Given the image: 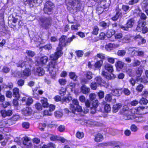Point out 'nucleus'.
<instances>
[{
    "label": "nucleus",
    "instance_id": "1",
    "mask_svg": "<svg viewBox=\"0 0 148 148\" xmlns=\"http://www.w3.org/2000/svg\"><path fill=\"white\" fill-rule=\"evenodd\" d=\"M41 25L46 29L49 28L51 26L52 23V19L49 17H42L40 18Z\"/></svg>",
    "mask_w": 148,
    "mask_h": 148
},
{
    "label": "nucleus",
    "instance_id": "2",
    "mask_svg": "<svg viewBox=\"0 0 148 148\" xmlns=\"http://www.w3.org/2000/svg\"><path fill=\"white\" fill-rule=\"evenodd\" d=\"M146 22L139 20L138 21V24L136 28V30L138 32L142 31L143 34H145L148 32L147 26H146Z\"/></svg>",
    "mask_w": 148,
    "mask_h": 148
},
{
    "label": "nucleus",
    "instance_id": "3",
    "mask_svg": "<svg viewBox=\"0 0 148 148\" xmlns=\"http://www.w3.org/2000/svg\"><path fill=\"white\" fill-rule=\"evenodd\" d=\"M57 63L55 60H53L49 64V70L50 73L52 76V78L54 77L56 73V71L55 69L56 66L57 65Z\"/></svg>",
    "mask_w": 148,
    "mask_h": 148
},
{
    "label": "nucleus",
    "instance_id": "4",
    "mask_svg": "<svg viewBox=\"0 0 148 148\" xmlns=\"http://www.w3.org/2000/svg\"><path fill=\"white\" fill-rule=\"evenodd\" d=\"M134 23V20L133 18H131L129 19L125 26L123 25L120 26V28L124 30L127 31L129 28L132 27Z\"/></svg>",
    "mask_w": 148,
    "mask_h": 148
},
{
    "label": "nucleus",
    "instance_id": "5",
    "mask_svg": "<svg viewBox=\"0 0 148 148\" xmlns=\"http://www.w3.org/2000/svg\"><path fill=\"white\" fill-rule=\"evenodd\" d=\"M128 108L127 106H124L123 108L122 114L123 115L124 119L125 120L129 119L131 118V112L132 110H128Z\"/></svg>",
    "mask_w": 148,
    "mask_h": 148
},
{
    "label": "nucleus",
    "instance_id": "6",
    "mask_svg": "<svg viewBox=\"0 0 148 148\" xmlns=\"http://www.w3.org/2000/svg\"><path fill=\"white\" fill-rule=\"evenodd\" d=\"M100 6L97 8V10L99 11V13L101 14L104 12V10L108 8L109 5L106 3V0H102L100 3Z\"/></svg>",
    "mask_w": 148,
    "mask_h": 148
},
{
    "label": "nucleus",
    "instance_id": "7",
    "mask_svg": "<svg viewBox=\"0 0 148 148\" xmlns=\"http://www.w3.org/2000/svg\"><path fill=\"white\" fill-rule=\"evenodd\" d=\"M62 54V51L60 50L59 48H57L56 52L50 55V58L52 60H56L60 57Z\"/></svg>",
    "mask_w": 148,
    "mask_h": 148
},
{
    "label": "nucleus",
    "instance_id": "8",
    "mask_svg": "<svg viewBox=\"0 0 148 148\" xmlns=\"http://www.w3.org/2000/svg\"><path fill=\"white\" fill-rule=\"evenodd\" d=\"M53 4L52 3L49 1L47 2L45 5V7L44 8V11L45 13H47L49 14V13L47 12H51L52 10V6Z\"/></svg>",
    "mask_w": 148,
    "mask_h": 148
},
{
    "label": "nucleus",
    "instance_id": "9",
    "mask_svg": "<svg viewBox=\"0 0 148 148\" xmlns=\"http://www.w3.org/2000/svg\"><path fill=\"white\" fill-rule=\"evenodd\" d=\"M66 36H62L59 39V43L57 48H59L62 51L63 47L67 45L66 42Z\"/></svg>",
    "mask_w": 148,
    "mask_h": 148
},
{
    "label": "nucleus",
    "instance_id": "10",
    "mask_svg": "<svg viewBox=\"0 0 148 148\" xmlns=\"http://www.w3.org/2000/svg\"><path fill=\"white\" fill-rule=\"evenodd\" d=\"M32 146L31 139L27 137L24 138L23 141V144L21 146L22 147L29 148Z\"/></svg>",
    "mask_w": 148,
    "mask_h": 148
},
{
    "label": "nucleus",
    "instance_id": "11",
    "mask_svg": "<svg viewBox=\"0 0 148 148\" xmlns=\"http://www.w3.org/2000/svg\"><path fill=\"white\" fill-rule=\"evenodd\" d=\"M116 14L112 18V19L114 21L117 20L119 18H121L122 15L121 10L119 7H116Z\"/></svg>",
    "mask_w": 148,
    "mask_h": 148
},
{
    "label": "nucleus",
    "instance_id": "12",
    "mask_svg": "<svg viewBox=\"0 0 148 148\" xmlns=\"http://www.w3.org/2000/svg\"><path fill=\"white\" fill-rule=\"evenodd\" d=\"M119 46V44L110 43L105 46V48L107 51H110L113 49L118 48Z\"/></svg>",
    "mask_w": 148,
    "mask_h": 148
},
{
    "label": "nucleus",
    "instance_id": "13",
    "mask_svg": "<svg viewBox=\"0 0 148 148\" xmlns=\"http://www.w3.org/2000/svg\"><path fill=\"white\" fill-rule=\"evenodd\" d=\"M21 100L22 101V104L23 105L26 104L29 106L33 102L32 98L30 97L28 98L23 97Z\"/></svg>",
    "mask_w": 148,
    "mask_h": 148
},
{
    "label": "nucleus",
    "instance_id": "14",
    "mask_svg": "<svg viewBox=\"0 0 148 148\" xmlns=\"http://www.w3.org/2000/svg\"><path fill=\"white\" fill-rule=\"evenodd\" d=\"M70 109L72 112L74 114L76 111L80 112L82 111V110L81 106L79 105L75 106L72 104L70 105Z\"/></svg>",
    "mask_w": 148,
    "mask_h": 148
},
{
    "label": "nucleus",
    "instance_id": "15",
    "mask_svg": "<svg viewBox=\"0 0 148 148\" xmlns=\"http://www.w3.org/2000/svg\"><path fill=\"white\" fill-rule=\"evenodd\" d=\"M112 94L116 96H120L123 92L122 88H116L112 89L111 90Z\"/></svg>",
    "mask_w": 148,
    "mask_h": 148
},
{
    "label": "nucleus",
    "instance_id": "16",
    "mask_svg": "<svg viewBox=\"0 0 148 148\" xmlns=\"http://www.w3.org/2000/svg\"><path fill=\"white\" fill-rule=\"evenodd\" d=\"M19 118V116L18 115L13 116L12 118L8 119L7 121V124L9 125H12L15 123V122L18 120Z\"/></svg>",
    "mask_w": 148,
    "mask_h": 148
},
{
    "label": "nucleus",
    "instance_id": "17",
    "mask_svg": "<svg viewBox=\"0 0 148 148\" xmlns=\"http://www.w3.org/2000/svg\"><path fill=\"white\" fill-rule=\"evenodd\" d=\"M22 112L24 115L27 116L32 114V110L30 108L26 107L22 110Z\"/></svg>",
    "mask_w": 148,
    "mask_h": 148
},
{
    "label": "nucleus",
    "instance_id": "18",
    "mask_svg": "<svg viewBox=\"0 0 148 148\" xmlns=\"http://www.w3.org/2000/svg\"><path fill=\"white\" fill-rule=\"evenodd\" d=\"M21 74L22 77L26 78L31 75V70L29 69L26 68L21 73Z\"/></svg>",
    "mask_w": 148,
    "mask_h": 148
},
{
    "label": "nucleus",
    "instance_id": "19",
    "mask_svg": "<svg viewBox=\"0 0 148 148\" xmlns=\"http://www.w3.org/2000/svg\"><path fill=\"white\" fill-rule=\"evenodd\" d=\"M24 4L29 5L31 7L34 6L35 3H37V0H23Z\"/></svg>",
    "mask_w": 148,
    "mask_h": 148
},
{
    "label": "nucleus",
    "instance_id": "20",
    "mask_svg": "<svg viewBox=\"0 0 148 148\" xmlns=\"http://www.w3.org/2000/svg\"><path fill=\"white\" fill-rule=\"evenodd\" d=\"M1 113L2 116L3 117H5L7 116H10L12 113V111L10 110L7 111L5 110H2L1 111Z\"/></svg>",
    "mask_w": 148,
    "mask_h": 148
},
{
    "label": "nucleus",
    "instance_id": "21",
    "mask_svg": "<svg viewBox=\"0 0 148 148\" xmlns=\"http://www.w3.org/2000/svg\"><path fill=\"white\" fill-rule=\"evenodd\" d=\"M104 68L106 70L111 73H112L113 71V66L108 63H106L105 64Z\"/></svg>",
    "mask_w": 148,
    "mask_h": 148
},
{
    "label": "nucleus",
    "instance_id": "22",
    "mask_svg": "<svg viewBox=\"0 0 148 148\" xmlns=\"http://www.w3.org/2000/svg\"><path fill=\"white\" fill-rule=\"evenodd\" d=\"M81 91L84 94L88 93L90 90L89 88H88L86 85H84L81 88Z\"/></svg>",
    "mask_w": 148,
    "mask_h": 148
},
{
    "label": "nucleus",
    "instance_id": "23",
    "mask_svg": "<svg viewBox=\"0 0 148 148\" xmlns=\"http://www.w3.org/2000/svg\"><path fill=\"white\" fill-rule=\"evenodd\" d=\"M136 81L138 82H140L144 84L147 83L148 82V79L145 75L141 78H137Z\"/></svg>",
    "mask_w": 148,
    "mask_h": 148
},
{
    "label": "nucleus",
    "instance_id": "24",
    "mask_svg": "<svg viewBox=\"0 0 148 148\" xmlns=\"http://www.w3.org/2000/svg\"><path fill=\"white\" fill-rule=\"evenodd\" d=\"M19 89L18 88H16L13 90V96L18 99L20 97V94L19 93Z\"/></svg>",
    "mask_w": 148,
    "mask_h": 148
},
{
    "label": "nucleus",
    "instance_id": "25",
    "mask_svg": "<svg viewBox=\"0 0 148 148\" xmlns=\"http://www.w3.org/2000/svg\"><path fill=\"white\" fill-rule=\"evenodd\" d=\"M122 105L121 103L118 104L113 105V112L114 113L117 112L119 109L122 107Z\"/></svg>",
    "mask_w": 148,
    "mask_h": 148
},
{
    "label": "nucleus",
    "instance_id": "26",
    "mask_svg": "<svg viewBox=\"0 0 148 148\" xmlns=\"http://www.w3.org/2000/svg\"><path fill=\"white\" fill-rule=\"evenodd\" d=\"M27 63V62L22 60L19 61L16 64L17 67L22 68L25 66H26Z\"/></svg>",
    "mask_w": 148,
    "mask_h": 148
},
{
    "label": "nucleus",
    "instance_id": "27",
    "mask_svg": "<svg viewBox=\"0 0 148 148\" xmlns=\"http://www.w3.org/2000/svg\"><path fill=\"white\" fill-rule=\"evenodd\" d=\"M103 140V136L100 134L97 135L95 137V141L97 142L101 141Z\"/></svg>",
    "mask_w": 148,
    "mask_h": 148
},
{
    "label": "nucleus",
    "instance_id": "28",
    "mask_svg": "<svg viewBox=\"0 0 148 148\" xmlns=\"http://www.w3.org/2000/svg\"><path fill=\"white\" fill-rule=\"evenodd\" d=\"M115 31L113 29L108 30L106 34V36L108 38L111 37L113 35L115 34Z\"/></svg>",
    "mask_w": 148,
    "mask_h": 148
},
{
    "label": "nucleus",
    "instance_id": "29",
    "mask_svg": "<svg viewBox=\"0 0 148 148\" xmlns=\"http://www.w3.org/2000/svg\"><path fill=\"white\" fill-rule=\"evenodd\" d=\"M69 76L71 79L74 81H76L77 78V76L76 75L75 73L74 72H70L69 73Z\"/></svg>",
    "mask_w": 148,
    "mask_h": 148
},
{
    "label": "nucleus",
    "instance_id": "30",
    "mask_svg": "<svg viewBox=\"0 0 148 148\" xmlns=\"http://www.w3.org/2000/svg\"><path fill=\"white\" fill-rule=\"evenodd\" d=\"M126 53V51L125 50L121 49L118 50L117 52V55L119 56H123Z\"/></svg>",
    "mask_w": 148,
    "mask_h": 148
},
{
    "label": "nucleus",
    "instance_id": "31",
    "mask_svg": "<svg viewBox=\"0 0 148 148\" xmlns=\"http://www.w3.org/2000/svg\"><path fill=\"white\" fill-rule=\"evenodd\" d=\"M95 80L96 81L97 83L99 85H102L103 84V80L100 77H97L95 78Z\"/></svg>",
    "mask_w": 148,
    "mask_h": 148
},
{
    "label": "nucleus",
    "instance_id": "32",
    "mask_svg": "<svg viewBox=\"0 0 148 148\" xmlns=\"http://www.w3.org/2000/svg\"><path fill=\"white\" fill-rule=\"evenodd\" d=\"M43 48L45 49L49 50L51 49L52 46L51 44H47L44 46L40 47L39 48V49L40 51H41L42 50V49Z\"/></svg>",
    "mask_w": 148,
    "mask_h": 148
},
{
    "label": "nucleus",
    "instance_id": "33",
    "mask_svg": "<svg viewBox=\"0 0 148 148\" xmlns=\"http://www.w3.org/2000/svg\"><path fill=\"white\" fill-rule=\"evenodd\" d=\"M143 73V70L141 68H137L136 74V76L139 77Z\"/></svg>",
    "mask_w": 148,
    "mask_h": 148
},
{
    "label": "nucleus",
    "instance_id": "34",
    "mask_svg": "<svg viewBox=\"0 0 148 148\" xmlns=\"http://www.w3.org/2000/svg\"><path fill=\"white\" fill-rule=\"evenodd\" d=\"M41 102L42 104L43 107L45 108L49 106V103L47 102V99L45 98H43V99L41 100Z\"/></svg>",
    "mask_w": 148,
    "mask_h": 148
},
{
    "label": "nucleus",
    "instance_id": "35",
    "mask_svg": "<svg viewBox=\"0 0 148 148\" xmlns=\"http://www.w3.org/2000/svg\"><path fill=\"white\" fill-rule=\"evenodd\" d=\"M144 88V86L141 84H140L137 86L136 88V90L138 92H141Z\"/></svg>",
    "mask_w": 148,
    "mask_h": 148
},
{
    "label": "nucleus",
    "instance_id": "36",
    "mask_svg": "<svg viewBox=\"0 0 148 148\" xmlns=\"http://www.w3.org/2000/svg\"><path fill=\"white\" fill-rule=\"evenodd\" d=\"M135 55L140 56H143L144 55V53L143 51L138 50L135 51L134 53Z\"/></svg>",
    "mask_w": 148,
    "mask_h": 148
},
{
    "label": "nucleus",
    "instance_id": "37",
    "mask_svg": "<svg viewBox=\"0 0 148 148\" xmlns=\"http://www.w3.org/2000/svg\"><path fill=\"white\" fill-rule=\"evenodd\" d=\"M99 28L97 26H95L93 28V31L92 32V34L97 35L98 33Z\"/></svg>",
    "mask_w": 148,
    "mask_h": 148
},
{
    "label": "nucleus",
    "instance_id": "38",
    "mask_svg": "<svg viewBox=\"0 0 148 148\" xmlns=\"http://www.w3.org/2000/svg\"><path fill=\"white\" fill-rule=\"evenodd\" d=\"M99 25L104 29L106 28L109 26V25L104 21H102L99 23Z\"/></svg>",
    "mask_w": 148,
    "mask_h": 148
},
{
    "label": "nucleus",
    "instance_id": "39",
    "mask_svg": "<svg viewBox=\"0 0 148 148\" xmlns=\"http://www.w3.org/2000/svg\"><path fill=\"white\" fill-rule=\"evenodd\" d=\"M38 75L39 76L42 75L45 73V71L41 67L38 68Z\"/></svg>",
    "mask_w": 148,
    "mask_h": 148
},
{
    "label": "nucleus",
    "instance_id": "40",
    "mask_svg": "<svg viewBox=\"0 0 148 148\" xmlns=\"http://www.w3.org/2000/svg\"><path fill=\"white\" fill-rule=\"evenodd\" d=\"M103 63L102 60H99L96 62L94 65L95 67L96 68H100L102 66Z\"/></svg>",
    "mask_w": 148,
    "mask_h": 148
},
{
    "label": "nucleus",
    "instance_id": "41",
    "mask_svg": "<svg viewBox=\"0 0 148 148\" xmlns=\"http://www.w3.org/2000/svg\"><path fill=\"white\" fill-rule=\"evenodd\" d=\"M141 63L138 60L134 59L132 63V66L134 67L139 66Z\"/></svg>",
    "mask_w": 148,
    "mask_h": 148
},
{
    "label": "nucleus",
    "instance_id": "42",
    "mask_svg": "<svg viewBox=\"0 0 148 148\" xmlns=\"http://www.w3.org/2000/svg\"><path fill=\"white\" fill-rule=\"evenodd\" d=\"M72 100V97L71 96L68 97H64L62 99V101L66 103H69L70 101Z\"/></svg>",
    "mask_w": 148,
    "mask_h": 148
},
{
    "label": "nucleus",
    "instance_id": "43",
    "mask_svg": "<svg viewBox=\"0 0 148 148\" xmlns=\"http://www.w3.org/2000/svg\"><path fill=\"white\" fill-rule=\"evenodd\" d=\"M76 137L79 138H82L84 137V134L83 132H78L76 134Z\"/></svg>",
    "mask_w": 148,
    "mask_h": 148
},
{
    "label": "nucleus",
    "instance_id": "44",
    "mask_svg": "<svg viewBox=\"0 0 148 148\" xmlns=\"http://www.w3.org/2000/svg\"><path fill=\"white\" fill-rule=\"evenodd\" d=\"M102 75L105 78L108 79H110V75L105 71H103L102 72Z\"/></svg>",
    "mask_w": 148,
    "mask_h": 148
},
{
    "label": "nucleus",
    "instance_id": "45",
    "mask_svg": "<svg viewBox=\"0 0 148 148\" xmlns=\"http://www.w3.org/2000/svg\"><path fill=\"white\" fill-rule=\"evenodd\" d=\"M48 58L47 56H43L40 58L41 62L43 64H45L47 62Z\"/></svg>",
    "mask_w": 148,
    "mask_h": 148
},
{
    "label": "nucleus",
    "instance_id": "46",
    "mask_svg": "<svg viewBox=\"0 0 148 148\" xmlns=\"http://www.w3.org/2000/svg\"><path fill=\"white\" fill-rule=\"evenodd\" d=\"M130 7L126 5H123L122 6V9L123 10L126 14L128 11L129 10Z\"/></svg>",
    "mask_w": 148,
    "mask_h": 148
},
{
    "label": "nucleus",
    "instance_id": "47",
    "mask_svg": "<svg viewBox=\"0 0 148 148\" xmlns=\"http://www.w3.org/2000/svg\"><path fill=\"white\" fill-rule=\"evenodd\" d=\"M139 103L141 104H146L148 103V100L145 98L142 97L139 101Z\"/></svg>",
    "mask_w": 148,
    "mask_h": 148
},
{
    "label": "nucleus",
    "instance_id": "48",
    "mask_svg": "<svg viewBox=\"0 0 148 148\" xmlns=\"http://www.w3.org/2000/svg\"><path fill=\"white\" fill-rule=\"evenodd\" d=\"M115 65L116 66L122 69L123 67L124 63L121 61H119L116 63Z\"/></svg>",
    "mask_w": 148,
    "mask_h": 148
},
{
    "label": "nucleus",
    "instance_id": "49",
    "mask_svg": "<svg viewBox=\"0 0 148 148\" xmlns=\"http://www.w3.org/2000/svg\"><path fill=\"white\" fill-rule=\"evenodd\" d=\"M66 80L64 78L60 79L58 80L59 83L61 85H65L66 84Z\"/></svg>",
    "mask_w": 148,
    "mask_h": 148
},
{
    "label": "nucleus",
    "instance_id": "50",
    "mask_svg": "<svg viewBox=\"0 0 148 148\" xmlns=\"http://www.w3.org/2000/svg\"><path fill=\"white\" fill-rule=\"evenodd\" d=\"M104 109L105 112L107 113H108L110 112L111 108L110 105L108 104H106L104 107Z\"/></svg>",
    "mask_w": 148,
    "mask_h": 148
},
{
    "label": "nucleus",
    "instance_id": "51",
    "mask_svg": "<svg viewBox=\"0 0 148 148\" xmlns=\"http://www.w3.org/2000/svg\"><path fill=\"white\" fill-rule=\"evenodd\" d=\"M70 2H69L67 0H66V2H68L67 5L68 6L70 7L72 9L74 8L73 4L74 2L73 0H69Z\"/></svg>",
    "mask_w": 148,
    "mask_h": 148
},
{
    "label": "nucleus",
    "instance_id": "52",
    "mask_svg": "<svg viewBox=\"0 0 148 148\" xmlns=\"http://www.w3.org/2000/svg\"><path fill=\"white\" fill-rule=\"evenodd\" d=\"M80 26V25L78 24H77L76 25H72L71 27V29L72 30H77L78 29V27Z\"/></svg>",
    "mask_w": 148,
    "mask_h": 148
},
{
    "label": "nucleus",
    "instance_id": "53",
    "mask_svg": "<svg viewBox=\"0 0 148 148\" xmlns=\"http://www.w3.org/2000/svg\"><path fill=\"white\" fill-rule=\"evenodd\" d=\"M114 37L115 39H120L123 37V34L121 33H118L115 34Z\"/></svg>",
    "mask_w": 148,
    "mask_h": 148
},
{
    "label": "nucleus",
    "instance_id": "54",
    "mask_svg": "<svg viewBox=\"0 0 148 148\" xmlns=\"http://www.w3.org/2000/svg\"><path fill=\"white\" fill-rule=\"evenodd\" d=\"M124 94L127 96L129 95L130 94V90L127 88H124L123 90Z\"/></svg>",
    "mask_w": 148,
    "mask_h": 148
},
{
    "label": "nucleus",
    "instance_id": "55",
    "mask_svg": "<svg viewBox=\"0 0 148 148\" xmlns=\"http://www.w3.org/2000/svg\"><path fill=\"white\" fill-rule=\"evenodd\" d=\"M75 38V36H73L72 37L70 38H68L66 39V45H67L69 43H70V42L73 40Z\"/></svg>",
    "mask_w": 148,
    "mask_h": 148
},
{
    "label": "nucleus",
    "instance_id": "56",
    "mask_svg": "<svg viewBox=\"0 0 148 148\" xmlns=\"http://www.w3.org/2000/svg\"><path fill=\"white\" fill-rule=\"evenodd\" d=\"M46 124L45 123H41L39 124V128L41 131H44V128L46 126Z\"/></svg>",
    "mask_w": 148,
    "mask_h": 148
},
{
    "label": "nucleus",
    "instance_id": "57",
    "mask_svg": "<svg viewBox=\"0 0 148 148\" xmlns=\"http://www.w3.org/2000/svg\"><path fill=\"white\" fill-rule=\"evenodd\" d=\"M99 104L98 101L95 100L93 101L92 103V106H93V107H92V109H93V108L96 109L98 106Z\"/></svg>",
    "mask_w": 148,
    "mask_h": 148
},
{
    "label": "nucleus",
    "instance_id": "58",
    "mask_svg": "<svg viewBox=\"0 0 148 148\" xmlns=\"http://www.w3.org/2000/svg\"><path fill=\"white\" fill-rule=\"evenodd\" d=\"M139 16L141 19L143 20H146L147 17L145 14L142 12H140L139 13Z\"/></svg>",
    "mask_w": 148,
    "mask_h": 148
},
{
    "label": "nucleus",
    "instance_id": "59",
    "mask_svg": "<svg viewBox=\"0 0 148 148\" xmlns=\"http://www.w3.org/2000/svg\"><path fill=\"white\" fill-rule=\"evenodd\" d=\"M86 77L87 78L89 79H90L92 78L93 76L92 72L90 71L88 72L86 74Z\"/></svg>",
    "mask_w": 148,
    "mask_h": 148
},
{
    "label": "nucleus",
    "instance_id": "60",
    "mask_svg": "<svg viewBox=\"0 0 148 148\" xmlns=\"http://www.w3.org/2000/svg\"><path fill=\"white\" fill-rule=\"evenodd\" d=\"M63 115L62 113L59 111H57L55 112V115L57 117H60Z\"/></svg>",
    "mask_w": 148,
    "mask_h": 148
},
{
    "label": "nucleus",
    "instance_id": "61",
    "mask_svg": "<svg viewBox=\"0 0 148 148\" xmlns=\"http://www.w3.org/2000/svg\"><path fill=\"white\" fill-rule=\"evenodd\" d=\"M90 86L91 89L94 90H96L97 88V84L95 82H92Z\"/></svg>",
    "mask_w": 148,
    "mask_h": 148
},
{
    "label": "nucleus",
    "instance_id": "62",
    "mask_svg": "<svg viewBox=\"0 0 148 148\" xmlns=\"http://www.w3.org/2000/svg\"><path fill=\"white\" fill-rule=\"evenodd\" d=\"M58 136L52 135L50 136V140L52 141H55L58 140Z\"/></svg>",
    "mask_w": 148,
    "mask_h": 148
},
{
    "label": "nucleus",
    "instance_id": "63",
    "mask_svg": "<svg viewBox=\"0 0 148 148\" xmlns=\"http://www.w3.org/2000/svg\"><path fill=\"white\" fill-rule=\"evenodd\" d=\"M26 53L28 56L32 57L34 56L35 54L34 52L31 51H27Z\"/></svg>",
    "mask_w": 148,
    "mask_h": 148
},
{
    "label": "nucleus",
    "instance_id": "64",
    "mask_svg": "<svg viewBox=\"0 0 148 148\" xmlns=\"http://www.w3.org/2000/svg\"><path fill=\"white\" fill-rule=\"evenodd\" d=\"M141 95L143 97L146 98L148 96V91L147 90L143 91Z\"/></svg>",
    "mask_w": 148,
    "mask_h": 148
}]
</instances>
